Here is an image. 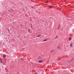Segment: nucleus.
<instances>
[{"mask_svg":"<svg viewBox=\"0 0 74 74\" xmlns=\"http://www.w3.org/2000/svg\"><path fill=\"white\" fill-rule=\"evenodd\" d=\"M54 51L55 50H52L51 51V53H53V52H54Z\"/></svg>","mask_w":74,"mask_h":74,"instance_id":"f257e3e1","label":"nucleus"},{"mask_svg":"<svg viewBox=\"0 0 74 74\" xmlns=\"http://www.w3.org/2000/svg\"><path fill=\"white\" fill-rule=\"evenodd\" d=\"M73 43H71L70 45V47H73Z\"/></svg>","mask_w":74,"mask_h":74,"instance_id":"f03ea898","label":"nucleus"},{"mask_svg":"<svg viewBox=\"0 0 74 74\" xmlns=\"http://www.w3.org/2000/svg\"><path fill=\"white\" fill-rule=\"evenodd\" d=\"M43 61L42 60H40L38 61V63H42Z\"/></svg>","mask_w":74,"mask_h":74,"instance_id":"7ed1b4c3","label":"nucleus"},{"mask_svg":"<svg viewBox=\"0 0 74 74\" xmlns=\"http://www.w3.org/2000/svg\"><path fill=\"white\" fill-rule=\"evenodd\" d=\"M71 38H72L70 37L69 38V41H70V40H71Z\"/></svg>","mask_w":74,"mask_h":74,"instance_id":"20e7f679","label":"nucleus"},{"mask_svg":"<svg viewBox=\"0 0 74 74\" xmlns=\"http://www.w3.org/2000/svg\"><path fill=\"white\" fill-rule=\"evenodd\" d=\"M59 29H60V25L58 26V30H59Z\"/></svg>","mask_w":74,"mask_h":74,"instance_id":"39448f33","label":"nucleus"},{"mask_svg":"<svg viewBox=\"0 0 74 74\" xmlns=\"http://www.w3.org/2000/svg\"><path fill=\"white\" fill-rule=\"evenodd\" d=\"M47 41V39H45L43 40V41L44 42H45V41Z\"/></svg>","mask_w":74,"mask_h":74,"instance_id":"423d86ee","label":"nucleus"},{"mask_svg":"<svg viewBox=\"0 0 74 74\" xmlns=\"http://www.w3.org/2000/svg\"><path fill=\"white\" fill-rule=\"evenodd\" d=\"M5 57H6L5 55H3V58H5Z\"/></svg>","mask_w":74,"mask_h":74,"instance_id":"0eeeda50","label":"nucleus"},{"mask_svg":"<svg viewBox=\"0 0 74 74\" xmlns=\"http://www.w3.org/2000/svg\"><path fill=\"white\" fill-rule=\"evenodd\" d=\"M58 36H57L55 38V39H57V38H58Z\"/></svg>","mask_w":74,"mask_h":74,"instance_id":"6e6552de","label":"nucleus"},{"mask_svg":"<svg viewBox=\"0 0 74 74\" xmlns=\"http://www.w3.org/2000/svg\"><path fill=\"white\" fill-rule=\"evenodd\" d=\"M41 57H39L38 58V59H41Z\"/></svg>","mask_w":74,"mask_h":74,"instance_id":"1a4fd4ad","label":"nucleus"},{"mask_svg":"<svg viewBox=\"0 0 74 74\" xmlns=\"http://www.w3.org/2000/svg\"><path fill=\"white\" fill-rule=\"evenodd\" d=\"M40 36H41V35H39V36H37V37H40Z\"/></svg>","mask_w":74,"mask_h":74,"instance_id":"9d476101","label":"nucleus"},{"mask_svg":"<svg viewBox=\"0 0 74 74\" xmlns=\"http://www.w3.org/2000/svg\"><path fill=\"white\" fill-rule=\"evenodd\" d=\"M32 8H33V6L31 7Z\"/></svg>","mask_w":74,"mask_h":74,"instance_id":"9b49d317","label":"nucleus"},{"mask_svg":"<svg viewBox=\"0 0 74 74\" xmlns=\"http://www.w3.org/2000/svg\"><path fill=\"white\" fill-rule=\"evenodd\" d=\"M48 1H46V3H48Z\"/></svg>","mask_w":74,"mask_h":74,"instance_id":"f8f14e48","label":"nucleus"},{"mask_svg":"<svg viewBox=\"0 0 74 74\" xmlns=\"http://www.w3.org/2000/svg\"><path fill=\"white\" fill-rule=\"evenodd\" d=\"M50 7H52V6H50Z\"/></svg>","mask_w":74,"mask_h":74,"instance_id":"ddd939ff","label":"nucleus"},{"mask_svg":"<svg viewBox=\"0 0 74 74\" xmlns=\"http://www.w3.org/2000/svg\"><path fill=\"white\" fill-rule=\"evenodd\" d=\"M1 62L2 63L3 62H2V61H1Z\"/></svg>","mask_w":74,"mask_h":74,"instance_id":"4468645a","label":"nucleus"},{"mask_svg":"<svg viewBox=\"0 0 74 74\" xmlns=\"http://www.w3.org/2000/svg\"><path fill=\"white\" fill-rule=\"evenodd\" d=\"M34 74H37V73H35Z\"/></svg>","mask_w":74,"mask_h":74,"instance_id":"2eb2a0df","label":"nucleus"},{"mask_svg":"<svg viewBox=\"0 0 74 74\" xmlns=\"http://www.w3.org/2000/svg\"><path fill=\"white\" fill-rule=\"evenodd\" d=\"M8 31H9V29H8Z\"/></svg>","mask_w":74,"mask_h":74,"instance_id":"dca6fc26","label":"nucleus"},{"mask_svg":"<svg viewBox=\"0 0 74 74\" xmlns=\"http://www.w3.org/2000/svg\"><path fill=\"white\" fill-rule=\"evenodd\" d=\"M26 16H27V15H26Z\"/></svg>","mask_w":74,"mask_h":74,"instance_id":"f3484780","label":"nucleus"},{"mask_svg":"<svg viewBox=\"0 0 74 74\" xmlns=\"http://www.w3.org/2000/svg\"><path fill=\"white\" fill-rule=\"evenodd\" d=\"M59 47H58V48H59Z\"/></svg>","mask_w":74,"mask_h":74,"instance_id":"a211bd4d","label":"nucleus"}]
</instances>
